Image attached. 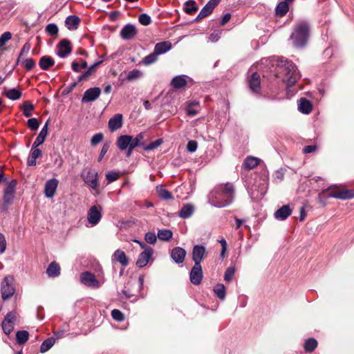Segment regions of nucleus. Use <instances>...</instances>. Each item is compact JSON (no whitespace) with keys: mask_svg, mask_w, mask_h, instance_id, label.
I'll list each match as a JSON object with an SVG mask.
<instances>
[{"mask_svg":"<svg viewBox=\"0 0 354 354\" xmlns=\"http://www.w3.org/2000/svg\"><path fill=\"white\" fill-rule=\"evenodd\" d=\"M273 72L274 76L281 78L288 87L293 86L300 77L296 66L292 62L283 58L277 60L276 67Z\"/></svg>","mask_w":354,"mask_h":354,"instance_id":"obj_1","label":"nucleus"},{"mask_svg":"<svg viewBox=\"0 0 354 354\" xmlns=\"http://www.w3.org/2000/svg\"><path fill=\"white\" fill-rule=\"evenodd\" d=\"M234 188L232 183L221 185L209 195V203L216 207H224L231 204L234 200Z\"/></svg>","mask_w":354,"mask_h":354,"instance_id":"obj_2","label":"nucleus"},{"mask_svg":"<svg viewBox=\"0 0 354 354\" xmlns=\"http://www.w3.org/2000/svg\"><path fill=\"white\" fill-rule=\"evenodd\" d=\"M308 36V24L306 21H301L295 26L294 32L290 35V39L296 47L300 48L306 45Z\"/></svg>","mask_w":354,"mask_h":354,"instance_id":"obj_3","label":"nucleus"},{"mask_svg":"<svg viewBox=\"0 0 354 354\" xmlns=\"http://www.w3.org/2000/svg\"><path fill=\"white\" fill-rule=\"evenodd\" d=\"M102 207L100 205H93L87 212V227L95 226L102 218Z\"/></svg>","mask_w":354,"mask_h":354,"instance_id":"obj_4","label":"nucleus"},{"mask_svg":"<svg viewBox=\"0 0 354 354\" xmlns=\"http://www.w3.org/2000/svg\"><path fill=\"white\" fill-rule=\"evenodd\" d=\"M16 184V180H11L4 189L1 207L4 212L7 211L8 207L12 203Z\"/></svg>","mask_w":354,"mask_h":354,"instance_id":"obj_5","label":"nucleus"},{"mask_svg":"<svg viewBox=\"0 0 354 354\" xmlns=\"http://www.w3.org/2000/svg\"><path fill=\"white\" fill-rule=\"evenodd\" d=\"M13 278L10 276L5 277L1 284V297L3 300L10 298L15 293Z\"/></svg>","mask_w":354,"mask_h":354,"instance_id":"obj_6","label":"nucleus"},{"mask_svg":"<svg viewBox=\"0 0 354 354\" xmlns=\"http://www.w3.org/2000/svg\"><path fill=\"white\" fill-rule=\"evenodd\" d=\"M17 316V313L15 311H10L5 316L1 323V327L5 334L10 335L13 331Z\"/></svg>","mask_w":354,"mask_h":354,"instance_id":"obj_7","label":"nucleus"},{"mask_svg":"<svg viewBox=\"0 0 354 354\" xmlns=\"http://www.w3.org/2000/svg\"><path fill=\"white\" fill-rule=\"evenodd\" d=\"M192 260L195 265H201V262L207 255L206 248L203 245H196L192 249Z\"/></svg>","mask_w":354,"mask_h":354,"instance_id":"obj_8","label":"nucleus"},{"mask_svg":"<svg viewBox=\"0 0 354 354\" xmlns=\"http://www.w3.org/2000/svg\"><path fill=\"white\" fill-rule=\"evenodd\" d=\"M80 280L83 284L93 288H98L101 286L99 281L96 279L95 276L90 272L82 273Z\"/></svg>","mask_w":354,"mask_h":354,"instance_id":"obj_9","label":"nucleus"},{"mask_svg":"<svg viewBox=\"0 0 354 354\" xmlns=\"http://www.w3.org/2000/svg\"><path fill=\"white\" fill-rule=\"evenodd\" d=\"M97 173L89 169L83 176L84 183L92 189L96 190L98 187Z\"/></svg>","mask_w":354,"mask_h":354,"instance_id":"obj_10","label":"nucleus"},{"mask_svg":"<svg viewBox=\"0 0 354 354\" xmlns=\"http://www.w3.org/2000/svg\"><path fill=\"white\" fill-rule=\"evenodd\" d=\"M203 270L201 265H194L189 272V279L192 284L198 286L203 279Z\"/></svg>","mask_w":354,"mask_h":354,"instance_id":"obj_11","label":"nucleus"},{"mask_svg":"<svg viewBox=\"0 0 354 354\" xmlns=\"http://www.w3.org/2000/svg\"><path fill=\"white\" fill-rule=\"evenodd\" d=\"M72 50L71 42L68 39H64L57 44V55L61 58L66 57Z\"/></svg>","mask_w":354,"mask_h":354,"instance_id":"obj_12","label":"nucleus"},{"mask_svg":"<svg viewBox=\"0 0 354 354\" xmlns=\"http://www.w3.org/2000/svg\"><path fill=\"white\" fill-rule=\"evenodd\" d=\"M101 93V89L99 87H93L87 89L82 98V103H88L97 100Z\"/></svg>","mask_w":354,"mask_h":354,"instance_id":"obj_13","label":"nucleus"},{"mask_svg":"<svg viewBox=\"0 0 354 354\" xmlns=\"http://www.w3.org/2000/svg\"><path fill=\"white\" fill-rule=\"evenodd\" d=\"M220 1L221 0H209L200 11L196 18V21H199L209 15Z\"/></svg>","mask_w":354,"mask_h":354,"instance_id":"obj_14","label":"nucleus"},{"mask_svg":"<svg viewBox=\"0 0 354 354\" xmlns=\"http://www.w3.org/2000/svg\"><path fill=\"white\" fill-rule=\"evenodd\" d=\"M58 184L59 181L56 178H51L46 182L44 194L46 198H52L55 196Z\"/></svg>","mask_w":354,"mask_h":354,"instance_id":"obj_15","label":"nucleus"},{"mask_svg":"<svg viewBox=\"0 0 354 354\" xmlns=\"http://www.w3.org/2000/svg\"><path fill=\"white\" fill-rule=\"evenodd\" d=\"M186 251L181 247H175L174 248L171 252L170 256L172 260L178 264L183 263L185 261V258L186 256Z\"/></svg>","mask_w":354,"mask_h":354,"instance_id":"obj_16","label":"nucleus"},{"mask_svg":"<svg viewBox=\"0 0 354 354\" xmlns=\"http://www.w3.org/2000/svg\"><path fill=\"white\" fill-rule=\"evenodd\" d=\"M248 85L250 91L254 93H259L261 90L260 75L255 72L252 74L248 80Z\"/></svg>","mask_w":354,"mask_h":354,"instance_id":"obj_17","label":"nucleus"},{"mask_svg":"<svg viewBox=\"0 0 354 354\" xmlns=\"http://www.w3.org/2000/svg\"><path fill=\"white\" fill-rule=\"evenodd\" d=\"M153 253V249H147L146 251L142 252L136 261V266L139 268H143L147 265L149 259Z\"/></svg>","mask_w":354,"mask_h":354,"instance_id":"obj_18","label":"nucleus"},{"mask_svg":"<svg viewBox=\"0 0 354 354\" xmlns=\"http://www.w3.org/2000/svg\"><path fill=\"white\" fill-rule=\"evenodd\" d=\"M137 33L135 26L129 24L124 26L120 31V36L125 40L131 39Z\"/></svg>","mask_w":354,"mask_h":354,"instance_id":"obj_19","label":"nucleus"},{"mask_svg":"<svg viewBox=\"0 0 354 354\" xmlns=\"http://www.w3.org/2000/svg\"><path fill=\"white\" fill-rule=\"evenodd\" d=\"M108 126L111 132H114L120 129L122 126V115L118 113L111 118L109 120Z\"/></svg>","mask_w":354,"mask_h":354,"instance_id":"obj_20","label":"nucleus"},{"mask_svg":"<svg viewBox=\"0 0 354 354\" xmlns=\"http://www.w3.org/2000/svg\"><path fill=\"white\" fill-rule=\"evenodd\" d=\"M292 213L289 205H283L274 212V217L279 221L286 220Z\"/></svg>","mask_w":354,"mask_h":354,"instance_id":"obj_21","label":"nucleus"},{"mask_svg":"<svg viewBox=\"0 0 354 354\" xmlns=\"http://www.w3.org/2000/svg\"><path fill=\"white\" fill-rule=\"evenodd\" d=\"M330 196L333 198L339 199H351L354 198V190L344 189L337 192H331Z\"/></svg>","mask_w":354,"mask_h":354,"instance_id":"obj_22","label":"nucleus"},{"mask_svg":"<svg viewBox=\"0 0 354 354\" xmlns=\"http://www.w3.org/2000/svg\"><path fill=\"white\" fill-rule=\"evenodd\" d=\"M113 259L119 262L122 266L126 267L129 264V260L124 252L118 249L113 254Z\"/></svg>","mask_w":354,"mask_h":354,"instance_id":"obj_23","label":"nucleus"},{"mask_svg":"<svg viewBox=\"0 0 354 354\" xmlns=\"http://www.w3.org/2000/svg\"><path fill=\"white\" fill-rule=\"evenodd\" d=\"M131 141V136L122 135L118 137L117 140V146L120 150L124 151L129 147Z\"/></svg>","mask_w":354,"mask_h":354,"instance_id":"obj_24","label":"nucleus"},{"mask_svg":"<svg viewBox=\"0 0 354 354\" xmlns=\"http://www.w3.org/2000/svg\"><path fill=\"white\" fill-rule=\"evenodd\" d=\"M313 109L311 102L306 98H301L298 104L299 111L304 114L310 113Z\"/></svg>","mask_w":354,"mask_h":354,"instance_id":"obj_25","label":"nucleus"},{"mask_svg":"<svg viewBox=\"0 0 354 354\" xmlns=\"http://www.w3.org/2000/svg\"><path fill=\"white\" fill-rule=\"evenodd\" d=\"M171 48V44L169 41H162L157 43L154 47L156 54L158 55L164 54Z\"/></svg>","mask_w":354,"mask_h":354,"instance_id":"obj_26","label":"nucleus"},{"mask_svg":"<svg viewBox=\"0 0 354 354\" xmlns=\"http://www.w3.org/2000/svg\"><path fill=\"white\" fill-rule=\"evenodd\" d=\"M194 209V206L192 204H185L182 207L178 215L182 218H188L193 214Z\"/></svg>","mask_w":354,"mask_h":354,"instance_id":"obj_27","label":"nucleus"},{"mask_svg":"<svg viewBox=\"0 0 354 354\" xmlns=\"http://www.w3.org/2000/svg\"><path fill=\"white\" fill-rule=\"evenodd\" d=\"M187 78L188 77L186 75L176 76L172 79L171 85L175 88H183L187 85Z\"/></svg>","mask_w":354,"mask_h":354,"instance_id":"obj_28","label":"nucleus"},{"mask_svg":"<svg viewBox=\"0 0 354 354\" xmlns=\"http://www.w3.org/2000/svg\"><path fill=\"white\" fill-rule=\"evenodd\" d=\"M54 64H55L54 59L51 57L48 56V55L42 56L40 58V60L39 62V67L44 71H46V70L49 69Z\"/></svg>","mask_w":354,"mask_h":354,"instance_id":"obj_29","label":"nucleus"},{"mask_svg":"<svg viewBox=\"0 0 354 354\" xmlns=\"http://www.w3.org/2000/svg\"><path fill=\"white\" fill-rule=\"evenodd\" d=\"M290 3L285 0L279 2L275 8L276 15L281 17L284 16L288 12Z\"/></svg>","mask_w":354,"mask_h":354,"instance_id":"obj_30","label":"nucleus"},{"mask_svg":"<svg viewBox=\"0 0 354 354\" xmlns=\"http://www.w3.org/2000/svg\"><path fill=\"white\" fill-rule=\"evenodd\" d=\"M65 24L69 30H76L80 24V18L75 15H69L66 17Z\"/></svg>","mask_w":354,"mask_h":354,"instance_id":"obj_31","label":"nucleus"},{"mask_svg":"<svg viewBox=\"0 0 354 354\" xmlns=\"http://www.w3.org/2000/svg\"><path fill=\"white\" fill-rule=\"evenodd\" d=\"M46 273L50 277H58L60 274V266L56 262H52L48 266Z\"/></svg>","mask_w":354,"mask_h":354,"instance_id":"obj_32","label":"nucleus"},{"mask_svg":"<svg viewBox=\"0 0 354 354\" xmlns=\"http://www.w3.org/2000/svg\"><path fill=\"white\" fill-rule=\"evenodd\" d=\"M102 63V61H98L95 62L93 65H91L86 71H85L84 73L80 75L77 77L78 82H82L84 80H87L94 72L95 69L97 66H98Z\"/></svg>","mask_w":354,"mask_h":354,"instance_id":"obj_33","label":"nucleus"},{"mask_svg":"<svg viewBox=\"0 0 354 354\" xmlns=\"http://www.w3.org/2000/svg\"><path fill=\"white\" fill-rule=\"evenodd\" d=\"M48 121H47L44 126L42 127L33 143L41 145L44 142L46 137L48 134Z\"/></svg>","mask_w":354,"mask_h":354,"instance_id":"obj_34","label":"nucleus"},{"mask_svg":"<svg viewBox=\"0 0 354 354\" xmlns=\"http://www.w3.org/2000/svg\"><path fill=\"white\" fill-rule=\"evenodd\" d=\"M214 292L216 296L221 300H224L226 296L225 287L222 283H217L213 288Z\"/></svg>","mask_w":354,"mask_h":354,"instance_id":"obj_35","label":"nucleus"},{"mask_svg":"<svg viewBox=\"0 0 354 354\" xmlns=\"http://www.w3.org/2000/svg\"><path fill=\"white\" fill-rule=\"evenodd\" d=\"M157 236L160 240L169 241L173 236V232L169 229L158 230Z\"/></svg>","mask_w":354,"mask_h":354,"instance_id":"obj_36","label":"nucleus"},{"mask_svg":"<svg viewBox=\"0 0 354 354\" xmlns=\"http://www.w3.org/2000/svg\"><path fill=\"white\" fill-rule=\"evenodd\" d=\"M156 191L158 196L163 200H169L173 198L171 193L167 190L163 185L157 186Z\"/></svg>","mask_w":354,"mask_h":354,"instance_id":"obj_37","label":"nucleus"},{"mask_svg":"<svg viewBox=\"0 0 354 354\" xmlns=\"http://www.w3.org/2000/svg\"><path fill=\"white\" fill-rule=\"evenodd\" d=\"M259 163V159L255 157L249 156L244 160V166L248 169H254Z\"/></svg>","mask_w":354,"mask_h":354,"instance_id":"obj_38","label":"nucleus"},{"mask_svg":"<svg viewBox=\"0 0 354 354\" xmlns=\"http://www.w3.org/2000/svg\"><path fill=\"white\" fill-rule=\"evenodd\" d=\"M317 340L314 338H309L306 340L304 348L306 352L311 353L317 348Z\"/></svg>","mask_w":354,"mask_h":354,"instance_id":"obj_39","label":"nucleus"},{"mask_svg":"<svg viewBox=\"0 0 354 354\" xmlns=\"http://www.w3.org/2000/svg\"><path fill=\"white\" fill-rule=\"evenodd\" d=\"M184 10L189 15L196 12L198 10L196 2L193 0L186 1L185 3Z\"/></svg>","mask_w":354,"mask_h":354,"instance_id":"obj_40","label":"nucleus"},{"mask_svg":"<svg viewBox=\"0 0 354 354\" xmlns=\"http://www.w3.org/2000/svg\"><path fill=\"white\" fill-rule=\"evenodd\" d=\"M29 337V333L26 330H19L16 333V339L19 344H24L28 340Z\"/></svg>","mask_w":354,"mask_h":354,"instance_id":"obj_41","label":"nucleus"},{"mask_svg":"<svg viewBox=\"0 0 354 354\" xmlns=\"http://www.w3.org/2000/svg\"><path fill=\"white\" fill-rule=\"evenodd\" d=\"M6 96L12 100H19L21 96V92L17 88H11L5 92Z\"/></svg>","mask_w":354,"mask_h":354,"instance_id":"obj_42","label":"nucleus"},{"mask_svg":"<svg viewBox=\"0 0 354 354\" xmlns=\"http://www.w3.org/2000/svg\"><path fill=\"white\" fill-rule=\"evenodd\" d=\"M158 56V55L156 54V52L153 50L152 53L144 57L141 63L146 66L151 64L157 61Z\"/></svg>","mask_w":354,"mask_h":354,"instance_id":"obj_43","label":"nucleus"},{"mask_svg":"<svg viewBox=\"0 0 354 354\" xmlns=\"http://www.w3.org/2000/svg\"><path fill=\"white\" fill-rule=\"evenodd\" d=\"M55 344V340L53 338H48L46 340H44L41 346H40V351L41 353H45L48 351Z\"/></svg>","mask_w":354,"mask_h":354,"instance_id":"obj_44","label":"nucleus"},{"mask_svg":"<svg viewBox=\"0 0 354 354\" xmlns=\"http://www.w3.org/2000/svg\"><path fill=\"white\" fill-rule=\"evenodd\" d=\"M142 76V72L138 69H133L129 71L127 75L128 81L136 80L140 79Z\"/></svg>","mask_w":354,"mask_h":354,"instance_id":"obj_45","label":"nucleus"},{"mask_svg":"<svg viewBox=\"0 0 354 354\" xmlns=\"http://www.w3.org/2000/svg\"><path fill=\"white\" fill-rule=\"evenodd\" d=\"M163 142V140L162 138H159L158 140H156L155 142L149 144V145H143V149L145 151H152V150H154L155 149L158 148V147H160Z\"/></svg>","mask_w":354,"mask_h":354,"instance_id":"obj_46","label":"nucleus"},{"mask_svg":"<svg viewBox=\"0 0 354 354\" xmlns=\"http://www.w3.org/2000/svg\"><path fill=\"white\" fill-rule=\"evenodd\" d=\"M33 109L34 105L30 102H26L23 105V113L26 117L31 116Z\"/></svg>","mask_w":354,"mask_h":354,"instance_id":"obj_47","label":"nucleus"},{"mask_svg":"<svg viewBox=\"0 0 354 354\" xmlns=\"http://www.w3.org/2000/svg\"><path fill=\"white\" fill-rule=\"evenodd\" d=\"M235 273V268L234 267H229L226 270L225 274H224V280L225 281H232L234 275Z\"/></svg>","mask_w":354,"mask_h":354,"instance_id":"obj_48","label":"nucleus"},{"mask_svg":"<svg viewBox=\"0 0 354 354\" xmlns=\"http://www.w3.org/2000/svg\"><path fill=\"white\" fill-rule=\"evenodd\" d=\"M111 316L113 319L118 322H122L124 319V316L123 313L118 309H113L111 311Z\"/></svg>","mask_w":354,"mask_h":354,"instance_id":"obj_49","label":"nucleus"},{"mask_svg":"<svg viewBox=\"0 0 354 354\" xmlns=\"http://www.w3.org/2000/svg\"><path fill=\"white\" fill-rule=\"evenodd\" d=\"M157 238V235L151 232H147L145 235V241L150 244H154L156 242Z\"/></svg>","mask_w":354,"mask_h":354,"instance_id":"obj_50","label":"nucleus"},{"mask_svg":"<svg viewBox=\"0 0 354 354\" xmlns=\"http://www.w3.org/2000/svg\"><path fill=\"white\" fill-rule=\"evenodd\" d=\"M139 22L143 26H148L151 24V17L146 13H142L139 16Z\"/></svg>","mask_w":354,"mask_h":354,"instance_id":"obj_51","label":"nucleus"},{"mask_svg":"<svg viewBox=\"0 0 354 354\" xmlns=\"http://www.w3.org/2000/svg\"><path fill=\"white\" fill-rule=\"evenodd\" d=\"M12 38V34L10 32H5L0 37V48H2L7 41Z\"/></svg>","mask_w":354,"mask_h":354,"instance_id":"obj_52","label":"nucleus"},{"mask_svg":"<svg viewBox=\"0 0 354 354\" xmlns=\"http://www.w3.org/2000/svg\"><path fill=\"white\" fill-rule=\"evenodd\" d=\"M119 178V174L114 171H109L106 174V179L109 183L115 181Z\"/></svg>","mask_w":354,"mask_h":354,"instance_id":"obj_53","label":"nucleus"},{"mask_svg":"<svg viewBox=\"0 0 354 354\" xmlns=\"http://www.w3.org/2000/svg\"><path fill=\"white\" fill-rule=\"evenodd\" d=\"M39 146V145H36V144L33 143L31 150H30V155H31L32 157L35 158L36 159L41 156V151L37 148Z\"/></svg>","mask_w":354,"mask_h":354,"instance_id":"obj_54","label":"nucleus"},{"mask_svg":"<svg viewBox=\"0 0 354 354\" xmlns=\"http://www.w3.org/2000/svg\"><path fill=\"white\" fill-rule=\"evenodd\" d=\"M22 64L27 71H30L35 66V62L32 58H28L25 59L22 62Z\"/></svg>","mask_w":354,"mask_h":354,"instance_id":"obj_55","label":"nucleus"},{"mask_svg":"<svg viewBox=\"0 0 354 354\" xmlns=\"http://www.w3.org/2000/svg\"><path fill=\"white\" fill-rule=\"evenodd\" d=\"M46 31L50 35H56L58 32V27L55 24H49L46 27Z\"/></svg>","mask_w":354,"mask_h":354,"instance_id":"obj_56","label":"nucleus"},{"mask_svg":"<svg viewBox=\"0 0 354 354\" xmlns=\"http://www.w3.org/2000/svg\"><path fill=\"white\" fill-rule=\"evenodd\" d=\"M28 127H29V129H30L32 131H35V130L38 129V128L39 127V124L37 119H36L35 118H30L28 120Z\"/></svg>","mask_w":354,"mask_h":354,"instance_id":"obj_57","label":"nucleus"},{"mask_svg":"<svg viewBox=\"0 0 354 354\" xmlns=\"http://www.w3.org/2000/svg\"><path fill=\"white\" fill-rule=\"evenodd\" d=\"M104 136L101 133H98L95 134L91 140V144L92 146H95L98 143L101 142L103 140Z\"/></svg>","mask_w":354,"mask_h":354,"instance_id":"obj_58","label":"nucleus"},{"mask_svg":"<svg viewBox=\"0 0 354 354\" xmlns=\"http://www.w3.org/2000/svg\"><path fill=\"white\" fill-rule=\"evenodd\" d=\"M6 240L5 236L0 232V254L5 252L6 250Z\"/></svg>","mask_w":354,"mask_h":354,"instance_id":"obj_59","label":"nucleus"},{"mask_svg":"<svg viewBox=\"0 0 354 354\" xmlns=\"http://www.w3.org/2000/svg\"><path fill=\"white\" fill-rule=\"evenodd\" d=\"M198 144L195 140H189L187 145V149L189 152L193 153L195 152L197 149Z\"/></svg>","mask_w":354,"mask_h":354,"instance_id":"obj_60","label":"nucleus"},{"mask_svg":"<svg viewBox=\"0 0 354 354\" xmlns=\"http://www.w3.org/2000/svg\"><path fill=\"white\" fill-rule=\"evenodd\" d=\"M109 147H110V144L108 143V142H105L103 145V146L102 147V149L100 151V155H99V158H98V161L99 162H100L102 160V159L103 158L104 155L107 153V151L109 149Z\"/></svg>","mask_w":354,"mask_h":354,"instance_id":"obj_61","label":"nucleus"},{"mask_svg":"<svg viewBox=\"0 0 354 354\" xmlns=\"http://www.w3.org/2000/svg\"><path fill=\"white\" fill-rule=\"evenodd\" d=\"M221 32L220 31H214L212 33H211L209 36V40L212 41V42H216L217 41L219 38H220V35H221Z\"/></svg>","mask_w":354,"mask_h":354,"instance_id":"obj_62","label":"nucleus"},{"mask_svg":"<svg viewBox=\"0 0 354 354\" xmlns=\"http://www.w3.org/2000/svg\"><path fill=\"white\" fill-rule=\"evenodd\" d=\"M316 145H307L303 148L302 151L304 153H310L314 152L315 151H316Z\"/></svg>","mask_w":354,"mask_h":354,"instance_id":"obj_63","label":"nucleus"},{"mask_svg":"<svg viewBox=\"0 0 354 354\" xmlns=\"http://www.w3.org/2000/svg\"><path fill=\"white\" fill-rule=\"evenodd\" d=\"M30 44H28V43H26V44L24 45V46H23V48H21V52H20V53H19V59L21 56L27 55V54L28 53V52L30 51Z\"/></svg>","mask_w":354,"mask_h":354,"instance_id":"obj_64","label":"nucleus"}]
</instances>
